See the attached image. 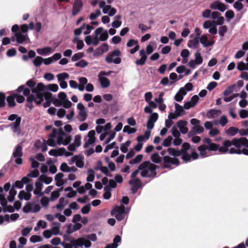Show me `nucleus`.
<instances>
[{"mask_svg": "<svg viewBox=\"0 0 248 248\" xmlns=\"http://www.w3.org/2000/svg\"><path fill=\"white\" fill-rule=\"evenodd\" d=\"M199 101V97L197 95L193 96L190 101L185 103L184 108L186 109H188L194 107Z\"/></svg>", "mask_w": 248, "mask_h": 248, "instance_id": "obj_22", "label": "nucleus"}, {"mask_svg": "<svg viewBox=\"0 0 248 248\" xmlns=\"http://www.w3.org/2000/svg\"><path fill=\"white\" fill-rule=\"evenodd\" d=\"M15 91L11 92L10 95L7 97V101L9 107H14L16 105Z\"/></svg>", "mask_w": 248, "mask_h": 248, "instance_id": "obj_35", "label": "nucleus"}, {"mask_svg": "<svg viewBox=\"0 0 248 248\" xmlns=\"http://www.w3.org/2000/svg\"><path fill=\"white\" fill-rule=\"evenodd\" d=\"M204 131L203 127L200 124L192 127V131L190 132L188 134L189 136L192 134V133L194 134H201Z\"/></svg>", "mask_w": 248, "mask_h": 248, "instance_id": "obj_39", "label": "nucleus"}, {"mask_svg": "<svg viewBox=\"0 0 248 248\" xmlns=\"http://www.w3.org/2000/svg\"><path fill=\"white\" fill-rule=\"evenodd\" d=\"M38 180L42 183H44L46 184H49L52 182V179L50 177H47L45 175H42L39 177Z\"/></svg>", "mask_w": 248, "mask_h": 248, "instance_id": "obj_43", "label": "nucleus"}, {"mask_svg": "<svg viewBox=\"0 0 248 248\" xmlns=\"http://www.w3.org/2000/svg\"><path fill=\"white\" fill-rule=\"evenodd\" d=\"M219 112H220V111L218 110L214 109L210 110L207 113V117L209 119L213 118L215 116L217 115Z\"/></svg>", "mask_w": 248, "mask_h": 248, "instance_id": "obj_55", "label": "nucleus"}, {"mask_svg": "<svg viewBox=\"0 0 248 248\" xmlns=\"http://www.w3.org/2000/svg\"><path fill=\"white\" fill-rule=\"evenodd\" d=\"M151 158L152 161L155 163H159L162 161V158L158 153L153 154Z\"/></svg>", "mask_w": 248, "mask_h": 248, "instance_id": "obj_50", "label": "nucleus"}, {"mask_svg": "<svg viewBox=\"0 0 248 248\" xmlns=\"http://www.w3.org/2000/svg\"><path fill=\"white\" fill-rule=\"evenodd\" d=\"M82 7V2L81 0H75L72 9V15H77L81 10Z\"/></svg>", "mask_w": 248, "mask_h": 248, "instance_id": "obj_20", "label": "nucleus"}, {"mask_svg": "<svg viewBox=\"0 0 248 248\" xmlns=\"http://www.w3.org/2000/svg\"><path fill=\"white\" fill-rule=\"evenodd\" d=\"M58 81H64L69 78V75L67 73H62L57 75Z\"/></svg>", "mask_w": 248, "mask_h": 248, "instance_id": "obj_58", "label": "nucleus"}, {"mask_svg": "<svg viewBox=\"0 0 248 248\" xmlns=\"http://www.w3.org/2000/svg\"><path fill=\"white\" fill-rule=\"evenodd\" d=\"M71 136L65 133L62 129L54 128L49 135L47 142L50 146L61 144L66 145L71 142Z\"/></svg>", "mask_w": 248, "mask_h": 248, "instance_id": "obj_3", "label": "nucleus"}, {"mask_svg": "<svg viewBox=\"0 0 248 248\" xmlns=\"http://www.w3.org/2000/svg\"><path fill=\"white\" fill-rule=\"evenodd\" d=\"M40 206L39 204L35 202H28L23 207V211L26 213L29 212L37 213L40 210Z\"/></svg>", "mask_w": 248, "mask_h": 248, "instance_id": "obj_9", "label": "nucleus"}, {"mask_svg": "<svg viewBox=\"0 0 248 248\" xmlns=\"http://www.w3.org/2000/svg\"><path fill=\"white\" fill-rule=\"evenodd\" d=\"M49 155L53 156H60L63 155L68 156V152H67L64 148H60L58 149H52L49 151Z\"/></svg>", "mask_w": 248, "mask_h": 248, "instance_id": "obj_16", "label": "nucleus"}, {"mask_svg": "<svg viewBox=\"0 0 248 248\" xmlns=\"http://www.w3.org/2000/svg\"><path fill=\"white\" fill-rule=\"evenodd\" d=\"M98 79L102 87L107 88L109 86V80L105 77H98Z\"/></svg>", "mask_w": 248, "mask_h": 248, "instance_id": "obj_36", "label": "nucleus"}, {"mask_svg": "<svg viewBox=\"0 0 248 248\" xmlns=\"http://www.w3.org/2000/svg\"><path fill=\"white\" fill-rule=\"evenodd\" d=\"M49 200L46 197H43L41 199L40 202L42 205L46 208L48 206L49 204Z\"/></svg>", "mask_w": 248, "mask_h": 248, "instance_id": "obj_63", "label": "nucleus"}, {"mask_svg": "<svg viewBox=\"0 0 248 248\" xmlns=\"http://www.w3.org/2000/svg\"><path fill=\"white\" fill-rule=\"evenodd\" d=\"M187 122L185 121L180 120L177 122V126L182 134H186L188 132V128L186 127Z\"/></svg>", "mask_w": 248, "mask_h": 248, "instance_id": "obj_28", "label": "nucleus"}, {"mask_svg": "<svg viewBox=\"0 0 248 248\" xmlns=\"http://www.w3.org/2000/svg\"><path fill=\"white\" fill-rule=\"evenodd\" d=\"M203 59L200 51H197L195 54V60H191L188 63V66L192 69L196 68L197 65H200L202 63Z\"/></svg>", "mask_w": 248, "mask_h": 248, "instance_id": "obj_11", "label": "nucleus"}, {"mask_svg": "<svg viewBox=\"0 0 248 248\" xmlns=\"http://www.w3.org/2000/svg\"><path fill=\"white\" fill-rule=\"evenodd\" d=\"M240 136H248V128L238 130ZM203 143L199 146L197 149L199 155L195 151L190 149V145L187 142L182 144V149L177 150L174 148H169L167 149L170 155H165L163 157L164 167L166 168L172 169V165L177 166L179 165V161L177 156H182L183 160L185 162L191 161L198 158L200 156L202 158H205L214 154L217 151L221 154H225L228 151L230 154H244L248 155V140L246 138L233 139L232 140H226L223 145L219 147L218 144L212 141L209 138L203 140Z\"/></svg>", "mask_w": 248, "mask_h": 248, "instance_id": "obj_1", "label": "nucleus"}, {"mask_svg": "<svg viewBox=\"0 0 248 248\" xmlns=\"http://www.w3.org/2000/svg\"><path fill=\"white\" fill-rule=\"evenodd\" d=\"M131 143L130 140H127L125 143H122L120 147L121 151L124 153H125L128 151V147L129 146Z\"/></svg>", "mask_w": 248, "mask_h": 248, "instance_id": "obj_48", "label": "nucleus"}, {"mask_svg": "<svg viewBox=\"0 0 248 248\" xmlns=\"http://www.w3.org/2000/svg\"><path fill=\"white\" fill-rule=\"evenodd\" d=\"M17 192L14 187H12L9 190V195L8 196V201L9 202H12L15 200V197Z\"/></svg>", "mask_w": 248, "mask_h": 248, "instance_id": "obj_42", "label": "nucleus"}, {"mask_svg": "<svg viewBox=\"0 0 248 248\" xmlns=\"http://www.w3.org/2000/svg\"><path fill=\"white\" fill-rule=\"evenodd\" d=\"M81 29L84 34H88L91 32L93 28L89 25H83L81 26Z\"/></svg>", "mask_w": 248, "mask_h": 248, "instance_id": "obj_52", "label": "nucleus"}, {"mask_svg": "<svg viewBox=\"0 0 248 248\" xmlns=\"http://www.w3.org/2000/svg\"><path fill=\"white\" fill-rule=\"evenodd\" d=\"M60 196V191L59 190H55L51 193L50 200L53 201L58 199Z\"/></svg>", "mask_w": 248, "mask_h": 248, "instance_id": "obj_60", "label": "nucleus"}, {"mask_svg": "<svg viewBox=\"0 0 248 248\" xmlns=\"http://www.w3.org/2000/svg\"><path fill=\"white\" fill-rule=\"evenodd\" d=\"M96 240V235L94 233H92L86 236L81 237L76 239H73L71 241V243L75 247L84 246L86 248H89L92 246L91 241L95 242Z\"/></svg>", "mask_w": 248, "mask_h": 248, "instance_id": "obj_4", "label": "nucleus"}, {"mask_svg": "<svg viewBox=\"0 0 248 248\" xmlns=\"http://www.w3.org/2000/svg\"><path fill=\"white\" fill-rule=\"evenodd\" d=\"M140 175L143 177H151L156 175V166L149 161H145L139 166Z\"/></svg>", "mask_w": 248, "mask_h": 248, "instance_id": "obj_5", "label": "nucleus"}, {"mask_svg": "<svg viewBox=\"0 0 248 248\" xmlns=\"http://www.w3.org/2000/svg\"><path fill=\"white\" fill-rule=\"evenodd\" d=\"M200 42L202 45L204 47L212 46L215 44L213 39L209 40L207 34H203L199 37Z\"/></svg>", "mask_w": 248, "mask_h": 248, "instance_id": "obj_15", "label": "nucleus"}, {"mask_svg": "<svg viewBox=\"0 0 248 248\" xmlns=\"http://www.w3.org/2000/svg\"><path fill=\"white\" fill-rule=\"evenodd\" d=\"M236 87V85L234 84L231 86H230L227 88V89L223 92V95L224 96H228L233 93L234 91H236L235 88Z\"/></svg>", "mask_w": 248, "mask_h": 248, "instance_id": "obj_41", "label": "nucleus"}, {"mask_svg": "<svg viewBox=\"0 0 248 248\" xmlns=\"http://www.w3.org/2000/svg\"><path fill=\"white\" fill-rule=\"evenodd\" d=\"M84 157L80 155H75L71 158V161L75 163L77 167L82 168L84 166Z\"/></svg>", "mask_w": 248, "mask_h": 248, "instance_id": "obj_21", "label": "nucleus"}, {"mask_svg": "<svg viewBox=\"0 0 248 248\" xmlns=\"http://www.w3.org/2000/svg\"><path fill=\"white\" fill-rule=\"evenodd\" d=\"M129 184L131 186L140 188L141 186V181L139 179L133 178L129 181Z\"/></svg>", "mask_w": 248, "mask_h": 248, "instance_id": "obj_46", "label": "nucleus"}, {"mask_svg": "<svg viewBox=\"0 0 248 248\" xmlns=\"http://www.w3.org/2000/svg\"><path fill=\"white\" fill-rule=\"evenodd\" d=\"M67 201L63 197L59 199L58 203L56 205V207L58 210H62L64 206L67 204Z\"/></svg>", "mask_w": 248, "mask_h": 248, "instance_id": "obj_40", "label": "nucleus"}, {"mask_svg": "<svg viewBox=\"0 0 248 248\" xmlns=\"http://www.w3.org/2000/svg\"><path fill=\"white\" fill-rule=\"evenodd\" d=\"M200 39L199 37L191 38L187 42V46L189 48H196L199 46Z\"/></svg>", "mask_w": 248, "mask_h": 248, "instance_id": "obj_24", "label": "nucleus"}, {"mask_svg": "<svg viewBox=\"0 0 248 248\" xmlns=\"http://www.w3.org/2000/svg\"><path fill=\"white\" fill-rule=\"evenodd\" d=\"M87 177L86 180L88 182H93L94 179V171L93 170H89L87 171Z\"/></svg>", "mask_w": 248, "mask_h": 248, "instance_id": "obj_49", "label": "nucleus"}, {"mask_svg": "<svg viewBox=\"0 0 248 248\" xmlns=\"http://www.w3.org/2000/svg\"><path fill=\"white\" fill-rule=\"evenodd\" d=\"M61 170L63 172H75L78 169L74 167H69L65 163H62L60 167Z\"/></svg>", "mask_w": 248, "mask_h": 248, "instance_id": "obj_31", "label": "nucleus"}, {"mask_svg": "<svg viewBox=\"0 0 248 248\" xmlns=\"http://www.w3.org/2000/svg\"><path fill=\"white\" fill-rule=\"evenodd\" d=\"M15 35L16 36V41L18 43H28L30 42V39L27 34H23L21 32H16Z\"/></svg>", "mask_w": 248, "mask_h": 248, "instance_id": "obj_17", "label": "nucleus"}, {"mask_svg": "<svg viewBox=\"0 0 248 248\" xmlns=\"http://www.w3.org/2000/svg\"><path fill=\"white\" fill-rule=\"evenodd\" d=\"M44 59L40 56H37L33 61V64L35 66H40L43 62Z\"/></svg>", "mask_w": 248, "mask_h": 248, "instance_id": "obj_54", "label": "nucleus"}, {"mask_svg": "<svg viewBox=\"0 0 248 248\" xmlns=\"http://www.w3.org/2000/svg\"><path fill=\"white\" fill-rule=\"evenodd\" d=\"M92 188V185L89 183H87L84 186H81L77 189L78 192L80 194H84L86 190H90Z\"/></svg>", "mask_w": 248, "mask_h": 248, "instance_id": "obj_38", "label": "nucleus"}, {"mask_svg": "<svg viewBox=\"0 0 248 248\" xmlns=\"http://www.w3.org/2000/svg\"><path fill=\"white\" fill-rule=\"evenodd\" d=\"M210 7L212 9L218 10L221 12H224L227 9L226 5L219 1L212 3Z\"/></svg>", "mask_w": 248, "mask_h": 248, "instance_id": "obj_23", "label": "nucleus"}, {"mask_svg": "<svg viewBox=\"0 0 248 248\" xmlns=\"http://www.w3.org/2000/svg\"><path fill=\"white\" fill-rule=\"evenodd\" d=\"M95 132L93 130H91L88 132L87 136L84 139L85 141L84 147L85 148H87L91 146L93 147L94 146V144L95 142Z\"/></svg>", "mask_w": 248, "mask_h": 248, "instance_id": "obj_8", "label": "nucleus"}, {"mask_svg": "<svg viewBox=\"0 0 248 248\" xmlns=\"http://www.w3.org/2000/svg\"><path fill=\"white\" fill-rule=\"evenodd\" d=\"M43 183L38 180L35 183V189L33 191V193L38 196H42L44 195V192L42 191L43 188Z\"/></svg>", "mask_w": 248, "mask_h": 248, "instance_id": "obj_26", "label": "nucleus"}, {"mask_svg": "<svg viewBox=\"0 0 248 248\" xmlns=\"http://www.w3.org/2000/svg\"><path fill=\"white\" fill-rule=\"evenodd\" d=\"M77 109H78V114L77 119L80 122H84L87 119L88 114L86 108L83 104L79 103L77 105Z\"/></svg>", "mask_w": 248, "mask_h": 248, "instance_id": "obj_10", "label": "nucleus"}, {"mask_svg": "<svg viewBox=\"0 0 248 248\" xmlns=\"http://www.w3.org/2000/svg\"><path fill=\"white\" fill-rule=\"evenodd\" d=\"M95 35L97 36H99V41H104L108 38V32L107 31H103L102 28H97L95 31Z\"/></svg>", "mask_w": 248, "mask_h": 248, "instance_id": "obj_18", "label": "nucleus"}, {"mask_svg": "<svg viewBox=\"0 0 248 248\" xmlns=\"http://www.w3.org/2000/svg\"><path fill=\"white\" fill-rule=\"evenodd\" d=\"M31 197V193L25 191V190L20 191L18 195V198L21 200H25L26 201H29Z\"/></svg>", "mask_w": 248, "mask_h": 248, "instance_id": "obj_32", "label": "nucleus"}, {"mask_svg": "<svg viewBox=\"0 0 248 248\" xmlns=\"http://www.w3.org/2000/svg\"><path fill=\"white\" fill-rule=\"evenodd\" d=\"M121 55V51L118 49H115L107 55L105 60L108 63L119 64L121 62V59L119 57Z\"/></svg>", "mask_w": 248, "mask_h": 248, "instance_id": "obj_6", "label": "nucleus"}, {"mask_svg": "<svg viewBox=\"0 0 248 248\" xmlns=\"http://www.w3.org/2000/svg\"><path fill=\"white\" fill-rule=\"evenodd\" d=\"M136 128H132L129 125L124 126L123 129V132L126 133L128 134L134 133L136 132Z\"/></svg>", "mask_w": 248, "mask_h": 248, "instance_id": "obj_51", "label": "nucleus"}, {"mask_svg": "<svg viewBox=\"0 0 248 248\" xmlns=\"http://www.w3.org/2000/svg\"><path fill=\"white\" fill-rule=\"evenodd\" d=\"M26 85L30 88H25L24 86H19L17 89V92L23 91V94L27 97V100L29 102H34L37 105L40 104L44 101V99H49L52 97L51 93H46V91L56 92L59 89L57 84H50L45 85L42 83L36 84L33 80H29Z\"/></svg>", "mask_w": 248, "mask_h": 248, "instance_id": "obj_2", "label": "nucleus"}, {"mask_svg": "<svg viewBox=\"0 0 248 248\" xmlns=\"http://www.w3.org/2000/svg\"><path fill=\"white\" fill-rule=\"evenodd\" d=\"M116 9L109 5H107L106 8L103 11L104 14H108L109 16H114L116 14Z\"/></svg>", "mask_w": 248, "mask_h": 248, "instance_id": "obj_30", "label": "nucleus"}, {"mask_svg": "<svg viewBox=\"0 0 248 248\" xmlns=\"http://www.w3.org/2000/svg\"><path fill=\"white\" fill-rule=\"evenodd\" d=\"M186 94V91H185L184 88H181L175 95V100L178 102H181Z\"/></svg>", "mask_w": 248, "mask_h": 248, "instance_id": "obj_29", "label": "nucleus"}, {"mask_svg": "<svg viewBox=\"0 0 248 248\" xmlns=\"http://www.w3.org/2000/svg\"><path fill=\"white\" fill-rule=\"evenodd\" d=\"M121 241V238L119 235H116L113 239V243L108 245L105 248H117L118 243Z\"/></svg>", "mask_w": 248, "mask_h": 248, "instance_id": "obj_34", "label": "nucleus"}, {"mask_svg": "<svg viewBox=\"0 0 248 248\" xmlns=\"http://www.w3.org/2000/svg\"><path fill=\"white\" fill-rule=\"evenodd\" d=\"M150 135L151 132L150 131H146L143 135L138 136L137 140L139 142L146 141L149 139Z\"/></svg>", "mask_w": 248, "mask_h": 248, "instance_id": "obj_37", "label": "nucleus"}, {"mask_svg": "<svg viewBox=\"0 0 248 248\" xmlns=\"http://www.w3.org/2000/svg\"><path fill=\"white\" fill-rule=\"evenodd\" d=\"M111 214L112 216H115L118 220H122L124 218L125 214L124 206L122 204L115 206L111 211Z\"/></svg>", "mask_w": 248, "mask_h": 248, "instance_id": "obj_7", "label": "nucleus"}, {"mask_svg": "<svg viewBox=\"0 0 248 248\" xmlns=\"http://www.w3.org/2000/svg\"><path fill=\"white\" fill-rule=\"evenodd\" d=\"M64 191H69V192L66 195V196L69 198L74 197L77 194V192L74 190L71 187H67L65 188Z\"/></svg>", "mask_w": 248, "mask_h": 248, "instance_id": "obj_45", "label": "nucleus"}, {"mask_svg": "<svg viewBox=\"0 0 248 248\" xmlns=\"http://www.w3.org/2000/svg\"><path fill=\"white\" fill-rule=\"evenodd\" d=\"M21 120V118L18 117L16 119V121L15 122L11 123L9 125L13 132L17 135H19L21 131L20 127Z\"/></svg>", "mask_w": 248, "mask_h": 248, "instance_id": "obj_19", "label": "nucleus"}, {"mask_svg": "<svg viewBox=\"0 0 248 248\" xmlns=\"http://www.w3.org/2000/svg\"><path fill=\"white\" fill-rule=\"evenodd\" d=\"M55 226L53 227L51 230V232L52 235H56L60 233V223L57 222L55 223Z\"/></svg>", "mask_w": 248, "mask_h": 248, "instance_id": "obj_44", "label": "nucleus"}, {"mask_svg": "<svg viewBox=\"0 0 248 248\" xmlns=\"http://www.w3.org/2000/svg\"><path fill=\"white\" fill-rule=\"evenodd\" d=\"M164 96V92H161L159 93L158 97L155 98V101L157 104H158L163 103L164 101V98H163Z\"/></svg>", "mask_w": 248, "mask_h": 248, "instance_id": "obj_59", "label": "nucleus"}, {"mask_svg": "<svg viewBox=\"0 0 248 248\" xmlns=\"http://www.w3.org/2000/svg\"><path fill=\"white\" fill-rule=\"evenodd\" d=\"M81 137L80 135H76L74 137L73 144L78 147L81 145Z\"/></svg>", "mask_w": 248, "mask_h": 248, "instance_id": "obj_57", "label": "nucleus"}, {"mask_svg": "<svg viewBox=\"0 0 248 248\" xmlns=\"http://www.w3.org/2000/svg\"><path fill=\"white\" fill-rule=\"evenodd\" d=\"M13 157L16 158L15 162L18 164L20 165L22 163V159L21 156H22V147L20 145L17 146L13 154Z\"/></svg>", "mask_w": 248, "mask_h": 248, "instance_id": "obj_13", "label": "nucleus"}, {"mask_svg": "<svg viewBox=\"0 0 248 248\" xmlns=\"http://www.w3.org/2000/svg\"><path fill=\"white\" fill-rule=\"evenodd\" d=\"M59 99L61 101L62 106L65 108H69L72 106V103L68 100L66 93L60 92L58 95Z\"/></svg>", "mask_w": 248, "mask_h": 248, "instance_id": "obj_14", "label": "nucleus"}, {"mask_svg": "<svg viewBox=\"0 0 248 248\" xmlns=\"http://www.w3.org/2000/svg\"><path fill=\"white\" fill-rule=\"evenodd\" d=\"M175 109L174 113L169 114L168 118L170 119H175L184 113V108L177 103L175 104Z\"/></svg>", "mask_w": 248, "mask_h": 248, "instance_id": "obj_12", "label": "nucleus"}, {"mask_svg": "<svg viewBox=\"0 0 248 248\" xmlns=\"http://www.w3.org/2000/svg\"><path fill=\"white\" fill-rule=\"evenodd\" d=\"M238 132V129L235 127H231L226 131V134L230 136H234Z\"/></svg>", "mask_w": 248, "mask_h": 248, "instance_id": "obj_47", "label": "nucleus"}, {"mask_svg": "<svg viewBox=\"0 0 248 248\" xmlns=\"http://www.w3.org/2000/svg\"><path fill=\"white\" fill-rule=\"evenodd\" d=\"M172 140V138L171 136L168 137L166 139H165L162 145L165 147L169 146Z\"/></svg>", "mask_w": 248, "mask_h": 248, "instance_id": "obj_64", "label": "nucleus"}, {"mask_svg": "<svg viewBox=\"0 0 248 248\" xmlns=\"http://www.w3.org/2000/svg\"><path fill=\"white\" fill-rule=\"evenodd\" d=\"M85 41L88 45H93L94 46H97L99 43V39L96 35L95 36L91 35L87 36L85 38Z\"/></svg>", "mask_w": 248, "mask_h": 248, "instance_id": "obj_25", "label": "nucleus"}, {"mask_svg": "<svg viewBox=\"0 0 248 248\" xmlns=\"http://www.w3.org/2000/svg\"><path fill=\"white\" fill-rule=\"evenodd\" d=\"M39 175V171L37 169L31 170L28 174V176L30 178H36Z\"/></svg>", "mask_w": 248, "mask_h": 248, "instance_id": "obj_61", "label": "nucleus"}, {"mask_svg": "<svg viewBox=\"0 0 248 248\" xmlns=\"http://www.w3.org/2000/svg\"><path fill=\"white\" fill-rule=\"evenodd\" d=\"M97 170H101L103 173H104L106 175L108 176H110L111 175L109 174V171L107 167L104 166L98 167L95 168Z\"/></svg>", "mask_w": 248, "mask_h": 248, "instance_id": "obj_56", "label": "nucleus"}, {"mask_svg": "<svg viewBox=\"0 0 248 248\" xmlns=\"http://www.w3.org/2000/svg\"><path fill=\"white\" fill-rule=\"evenodd\" d=\"M143 158L142 155H138L134 159H132L130 161L131 164H134L140 162Z\"/></svg>", "mask_w": 248, "mask_h": 248, "instance_id": "obj_62", "label": "nucleus"}, {"mask_svg": "<svg viewBox=\"0 0 248 248\" xmlns=\"http://www.w3.org/2000/svg\"><path fill=\"white\" fill-rule=\"evenodd\" d=\"M54 49H52L50 46H46L44 48H37L36 51L40 55L46 56L53 52Z\"/></svg>", "mask_w": 248, "mask_h": 248, "instance_id": "obj_27", "label": "nucleus"}, {"mask_svg": "<svg viewBox=\"0 0 248 248\" xmlns=\"http://www.w3.org/2000/svg\"><path fill=\"white\" fill-rule=\"evenodd\" d=\"M101 13L100 10L97 9L94 12L92 13L90 15V19L91 20H94L96 19L98 16H101Z\"/></svg>", "mask_w": 248, "mask_h": 248, "instance_id": "obj_53", "label": "nucleus"}, {"mask_svg": "<svg viewBox=\"0 0 248 248\" xmlns=\"http://www.w3.org/2000/svg\"><path fill=\"white\" fill-rule=\"evenodd\" d=\"M63 177V174L62 173H59L55 175V180L56 181V185L57 186H61L63 185L64 182L62 179Z\"/></svg>", "mask_w": 248, "mask_h": 248, "instance_id": "obj_33", "label": "nucleus"}]
</instances>
